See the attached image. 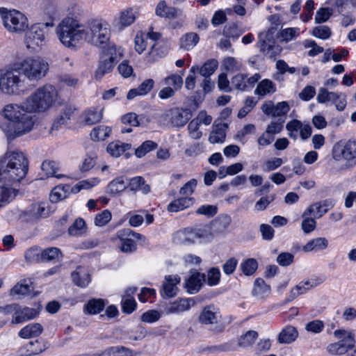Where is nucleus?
Returning a JSON list of instances; mask_svg holds the SVG:
<instances>
[{
    "label": "nucleus",
    "mask_w": 356,
    "mask_h": 356,
    "mask_svg": "<svg viewBox=\"0 0 356 356\" xmlns=\"http://www.w3.org/2000/svg\"><path fill=\"white\" fill-rule=\"evenodd\" d=\"M58 96L56 88L51 84H45L37 88L21 104H9L2 111L7 120L1 122L0 128L8 140H13L28 132L35 123L32 113L48 111L55 103Z\"/></svg>",
    "instance_id": "f257e3e1"
},
{
    "label": "nucleus",
    "mask_w": 356,
    "mask_h": 356,
    "mask_svg": "<svg viewBox=\"0 0 356 356\" xmlns=\"http://www.w3.org/2000/svg\"><path fill=\"white\" fill-rule=\"evenodd\" d=\"M28 170L29 161L22 152H7L0 162V182L5 185L19 183Z\"/></svg>",
    "instance_id": "f03ea898"
},
{
    "label": "nucleus",
    "mask_w": 356,
    "mask_h": 356,
    "mask_svg": "<svg viewBox=\"0 0 356 356\" xmlns=\"http://www.w3.org/2000/svg\"><path fill=\"white\" fill-rule=\"evenodd\" d=\"M56 33L60 42L66 47L74 49L86 35L83 24L71 17L63 19L56 26Z\"/></svg>",
    "instance_id": "7ed1b4c3"
},
{
    "label": "nucleus",
    "mask_w": 356,
    "mask_h": 356,
    "mask_svg": "<svg viewBox=\"0 0 356 356\" xmlns=\"http://www.w3.org/2000/svg\"><path fill=\"white\" fill-rule=\"evenodd\" d=\"M17 68L31 82H38L44 78L49 70L47 60L41 57L29 56L15 62Z\"/></svg>",
    "instance_id": "20e7f679"
},
{
    "label": "nucleus",
    "mask_w": 356,
    "mask_h": 356,
    "mask_svg": "<svg viewBox=\"0 0 356 356\" xmlns=\"http://www.w3.org/2000/svg\"><path fill=\"white\" fill-rule=\"evenodd\" d=\"M83 26L84 32L87 34L83 41L96 46H102L109 40V25L103 19H91L83 24Z\"/></svg>",
    "instance_id": "39448f33"
},
{
    "label": "nucleus",
    "mask_w": 356,
    "mask_h": 356,
    "mask_svg": "<svg viewBox=\"0 0 356 356\" xmlns=\"http://www.w3.org/2000/svg\"><path fill=\"white\" fill-rule=\"evenodd\" d=\"M15 63H13L0 75V90L8 95H19L24 87V79Z\"/></svg>",
    "instance_id": "423d86ee"
},
{
    "label": "nucleus",
    "mask_w": 356,
    "mask_h": 356,
    "mask_svg": "<svg viewBox=\"0 0 356 356\" xmlns=\"http://www.w3.org/2000/svg\"><path fill=\"white\" fill-rule=\"evenodd\" d=\"M0 15L4 26L10 32L20 33L28 28L26 17L17 10H8L7 8H0Z\"/></svg>",
    "instance_id": "0eeeda50"
},
{
    "label": "nucleus",
    "mask_w": 356,
    "mask_h": 356,
    "mask_svg": "<svg viewBox=\"0 0 356 356\" xmlns=\"http://www.w3.org/2000/svg\"><path fill=\"white\" fill-rule=\"evenodd\" d=\"M53 22L38 23L31 26L26 33L24 43L28 49L35 50L45 44L44 29L52 27Z\"/></svg>",
    "instance_id": "6e6552de"
},
{
    "label": "nucleus",
    "mask_w": 356,
    "mask_h": 356,
    "mask_svg": "<svg viewBox=\"0 0 356 356\" xmlns=\"http://www.w3.org/2000/svg\"><path fill=\"white\" fill-rule=\"evenodd\" d=\"M334 336L341 340L327 346V350L330 354L343 355L354 347L355 341L350 333H347L343 330H337L334 331Z\"/></svg>",
    "instance_id": "1a4fd4ad"
},
{
    "label": "nucleus",
    "mask_w": 356,
    "mask_h": 356,
    "mask_svg": "<svg viewBox=\"0 0 356 356\" xmlns=\"http://www.w3.org/2000/svg\"><path fill=\"white\" fill-rule=\"evenodd\" d=\"M191 113L188 110L173 108L164 111L160 116L161 120L172 127H183L191 118Z\"/></svg>",
    "instance_id": "9d476101"
},
{
    "label": "nucleus",
    "mask_w": 356,
    "mask_h": 356,
    "mask_svg": "<svg viewBox=\"0 0 356 356\" xmlns=\"http://www.w3.org/2000/svg\"><path fill=\"white\" fill-rule=\"evenodd\" d=\"M50 210L46 203H34L22 212L20 218L27 222H35L49 216Z\"/></svg>",
    "instance_id": "9b49d317"
},
{
    "label": "nucleus",
    "mask_w": 356,
    "mask_h": 356,
    "mask_svg": "<svg viewBox=\"0 0 356 356\" xmlns=\"http://www.w3.org/2000/svg\"><path fill=\"white\" fill-rule=\"evenodd\" d=\"M334 158L336 160L343 159L348 162L356 164V140L350 139L343 146L334 147Z\"/></svg>",
    "instance_id": "f8f14e48"
},
{
    "label": "nucleus",
    "mask_w": 356,
    "mask_h": 356,
    "mask_svg": "<svg viewBox=\"0 0 356 356\" xmlns=\"http://www.w3.org/2000/svg\"><path fill=\"white\" fill-rule=\"evenodd\" d=\"M214 308L212 306L205 307L201 312L198 320L202 325H213L216 324L213 330L216 332H222L224 330V326L218 325V314L213 311Z\"/></svg>",
    "instance_id": "ddd939ff"
},
{
    "label": "nucleus",
    "mask_w": 356,
    "mask_h": 356,
    "mask_svg": "<svg viewBox=\"0 0 356 356\" xmlns=\"http://www.w3.org/2000/svg\"><path fill=\"white\" fill-rule=\"evenodd\" d=\"M112 49H109V52L104 53L101 58L99 67L95 72V78L97 79H102L106 74L109 73L113 70L115 63L116 57L112 54Z\"/></svg>",
    "instance_id": "4468645a"
},
{
    "label": "nucleus",
    "mask_w": 356,
    "mask_h": 356,
    "mask_svg": "<svg viewBox=\"0 0 356 356\" xmlns=\"http://www.w3.org/2000/svg\"><path fill=\"white\" fill-rule=\"evenodd\" d=\"M76 111V108L72 104L64 105L55 119L51 129L58 130L61 126L66 124L74 117Z\"/></svg>",
    "instance_id": "2eb2a0df"
},
{
    "label": "nucleus",
    "mask_w": 356,
    "mask_h": 356,
    "mask_svg": "<svg viewBox=\"0 0 356 356\" xmlns=\"http://www.w3.org/2000/svg\"><path fill=\"white\" fill-rule=\"evenodd\" d=\"M180 281L181 278L177 275L165 276L161 291V296L166 298L175 297L178 291L177 285Z\"/></svg>",
    "instance_id": "dca6fc26"
},
{
    "label": "nucleus",
    "mask_w": 356,
    "mask_h": 356,
    "mask_svg": "<svg viewBox=\"0 0 356 356\" xmlns=\"http://www.w3.org/2000/svg\"><path fill=\"white\" fill-rule=\"evenodd\" d=\"M206 281V275L200 272L192 273L186 280L184 287L188 293L194 294L197 293L202 286V282Z\"/></svg>",
    "instance_id": "f3484780"
},
{
    "label": "nucleus",
    "mask_w": 356,
    "mask_h": 356,
    "mask_svg": "<svg viewBox=\"0 0 356 356\" xmlns=\"http://www.w3.org/2000/svg\"><path fill=\"white\" fill-rule=\"evenodd\" d=\"M195 305L193 298H180L171 302L165 308L166 314H178L188 310Z\"/></svg>",
    "instance_id": "a211bd4d"
},
{
    "label": "nucleus",
    "mask_w": 356,
    "mask_h": 356,
    "mask_svg": "<svg viewBox=\"0 0 356 356\" xmlns=\"http://www.w3.org/2000/svg\"><path fill=\"white\" fill-rule=\"evenodd\" d=\"M137 16L136 10L128 8L120 13L119 17L115 20V22L120 29H122L132 24L136 21Z\"/></svg>",
    "instance_id": "6ab92c4d"
},
{
    "label": "nucleus",
    "mask_w": 356,
    "mask_h": 356,
    "mask_svg": "<svg viewBox=\"0 0 356 356\" xmlns=\"http://www.w3.org/2000/svg\"><path fill=\"white\" fill-rule=\"evenodd\" d=\"M299 333L297 328L293 325L285 326L277 335V342L280 344H290L294 342L298 337Z\"/></svg>",
    "instance_id": "aec40b11"
},
{
    "label": "nucleus",
    "mask_w": 356,
    "mask_h": 356,
    "mask_svg": "<svg viewBox=\"0 0 356 356\" xmlns=\"http://www.w3.org/2000/svg\"><path fill=\"white\" fill-rule=\"evenodd\" d=\"M17 312L13 316L11 323L13 324H19L26 321L35 318L38 315V312L33 308L27 307H22L18 305Z\"/></svg>",
    "instance_id": "412c9836"
},
{
    "label": "nucleus",
    "mask_w": 356,
    "mask_h": 356,
    "mask_svg": "<svg viewBox=\"0 0 356 356\" xmlns=\"http://www.w3.org/2000/svg\"><path fill=\"white\" fill-rule=\"evenodd\" d=\"M154 83V81L152 79H145L138 88H132L128 92L127 99L131 100L137 96L147 95L153 89Z\"/></svg>",
    "instance_id": "4be33fe9"
},
{
    "label": "nucleus",
    "mask_w": 356,
    "mask_h": 356,
    "mask_svg": "<svg viewBox=\"0 0 356 356\" xmlns=\"http://www.w3.org/2000/svg\"><path fill=\"white\" fill-rule=\"evenodd\" d=\"M227 125L225 123L213 124V129L210 133L209 140L211 143H222L225 141L226 137V129Z\"/></svg>",
    "instance_id": "5701e85b"
},
{
    "label": "nucleus",
    "mask_w": 356,
    "mask_h": 356,
    "mask_svg": "<svg viewBox=\"0 0 356 356\" xmlns=\"http://www.w3.org/2000/svg\"><path fill=\"white\" fill-rule=\"evenodd\" d=\"M218 66V61L215 59H211L204 63L201 67L197 65L192 66L190 73L195 74V72H198L200 74L204 77H210L216 70Z\"/></svg>",
    "instance_id": "b1692460"
},
{
    "label": "nucleus",
    "mask_w": 356,
    "mask_h": 356,
    "mask_svg": "<svg viewBox=\"0 0 356 356\" xmlns=\"http://www.w3.org/2000/svg\"><path fill=\"white\" fill-rule=\"evenodd\" d=\"M232 222L231 217L227 214H222L217 217L211 224L213 234L223 233Z\"/></svg>",
    "instance_id": "393cba45"
},
{
    "label": "nucleus",
    "mask_w": 356,
    "mask_h": 356,
    "mask_svg": "<svg viewBox=\"0 0 356 356\" xmlns=\"http://www.w3.org/2000/svg\"><path fill=\"white\" fill-rule=\"evenodd\" d=\"M72 278L74 284L79 287H86L90 282V275L81 266L72 273Z\"/></svg>",
    "instance_id": "a878e982"
},
{
    "label": "nucleus",
    "mask_w": 356,
    "mask_h": 356,
    "mask_svg": "<svg viewBox=\"0 0 356 356\" xmlns=\"http://www.w3.org/2000/svg\"><path fill=\"white\" fill-rule=\"evenodd\" d=\"M128 188L131 191H142L144 194L150 192V186L147 184L143 177L138 176L129 179Z\"/></svg>",
    "instance_id": "bb28decb"
},
{
    "label": "nucleus",
    "mask_w": 356,
    "mask_h": 356,
    "mask_svg": "<svg viewBox=\"0 0 356 356\" xmlns=\"http://www.w3.org/2000/svg\"><path fill=\"white\" fill-rule=\"evenodd\" d=\"M194 202V198L182 197L175 200L168 205L169 212H178L190 207Z\"/></svg>",
    "instance_id": "cd10ccee"
},
{
    "label": "nucleus",
    "mask_w": 356,
    "mask_h": 356,
    "mask_svg": "<svg viewBox=\"0 0 356 356\" xmlns=\"http://www.w3.org/2000/svg\"><path fill=\"white\" fill-rule=\"evenodd\" d=\"M43 327L40 323H31L19 332V336L23 339L37 337L42 334Z\"/></svg>",
    "instance_id": "c85d7f7f"
},
{
    "label": "nucleus",
    "mask_w": 356,
    "mask_h": 356,
    "mask_svg": "<svg viewBox=\"0 0 356 356\" xmlns=\"http://www.w3.org/2000/svg\"><path fill=\"white\" fill-rule=\"evenodd\" d=\"M328 247V241L325 237L314 238L303 246L302 250L305 252L325 250Z\"/></svg>",
    "instance_id": "c756f323"
},
{
    "label": "nucleus",
    "mask_w": 356,
    "mask_h": 356,
    "mask_svg": "<svg viewBox=\"0 0 356 356\" xmlns=\"http://www.w3.org/2000/svg\"><path fill=\"white\" fill-rule=\"evenodd\" d=\"M128 188L122 176L118 177L111 181L106 188V192L111 195H116Z\"/></svg>",
    "instance_id": "7c9ffc66"
},
{
    "label": "nucleus",
    "mask_w": 356,
    "mask_h": 356,
    "mask_svg": "<svg viewBox=\"0 0 356 356\" xmlns=\"http://www.w3.org/2000/svg\"><path fill=\"white\" fill-rule=\"evenodd\" d=\"M276 91L275 83L269 79H264L259 82L254 90V94L259 96L270 95Z\"/></svg>",
    "instance_id": "2f4dec72"
},
{
    "label": "nucleus",
    "mask_w": 356,
    "mask_h": 356,
    "mask_svg": "<svg viewBox=\"0 0 356 356\" xmlns=\"http://www.w3.org/2000/svg\"><path fill=\"white\" fill-rule=\"evenodd\" d=\"M156 14L161 17L173 19L177 17V10L173 7L168 6L165 1H161L156 6Z\"/></svg>",
    "instance_id": "473e14b6"
},
{
    "label": "nucleus",
    "mask_w": 356,
    "mask_h": 356,
    "mask_svg": "<svg viewBox=\"0 0 356 356\" xmlns=\"http://www.w3.org/2000/svg\"><path fill=\"white\" fill-rule=\"evenodd\" d=\"M17 193V190L5 186H0V208L12 202Z\"/></svg>",
    "instance_id": "72a5a7b5"
},
{
    "label": "nucleus",
    "mask_w": 356,
    "mask_h": 356,
    "mask_svg": "<svg viewBox=\"0 0 356 356\" xmlns=\"http://www.w3.org/2000/svg\"><path fill=\"white\" fill-rule=\"evenodd\" d=\"M270 287L261 278H257L254 283L252 295L254 296L262 298L270 293Z\"/></svg>",
    "instance_id": "f704fd0d"
},
{
    "label": "nucleus",
    "mask_w": 356,
    "mask_h": 356,
    "mask_svg": "<svg viewBox=\"0 0 356 356\" xmlns=\"http://www.w3.org/2000/svg\"><path fill=\"white\" fill-rule=\"evenodd\" d=\"M95 356H133V354L131 350L124 346H113Z\"/></svg>",
    "instance_id": "c9c22d12"
},
{
    "label": "nucleus",
    "mask_w": 356,
    "mask_h": 356,
    "mask_svg": "<svg viewBox=\"0 0 356 356\" xmlns=\"http://www.w3.org/2000/svg\"><path fill=\"white\" fill-rule=\"evenodd\" d=\"M42 250L38 246H33L26 250L24 259L28 264H38L42 261Z\"/></svg>",
    "instance_id": "e433bc0d"
},
{
    "label": "nucleus",
    "mask_w": 356,
    "mask_h": 356,
    "mask_svg": "<svg viewBox=\"0 0 356 356\" xmlns=\"http://www.w3.org/2000/svg\"><path fill=\"white\" fill-rule=\"evenodd\" d=\"M131 145L120 141L112 142L107 146V152L113 156L118 157L126 150L129 149Z\"/></svg>",
    "instance_id": "4c0bfd02"
},
{
    "label": "nucleus",
    "mask_w": 356,
    "mask_h": 356,
    "mask_svg": "<svg viewBox=\"0 0 356 356\" xmlns=\"http://www.w3.org/2000/svg\"><path fill=\"white\" fill-rule=\"evenodd\" d=\"M341 93H336L333 92H329L325 88H321L318 90V93L316 99L318 103L324 104L328 102H336V101L340 99Z\"/></svg>",
    "instance_id": "58836bf2"
},
{
    "label": "nucleus",
    "mask_w": 356,
    "mask_h": 356,
    "mask_svg": "<svg viewBox=\"0 0 356 356\" xmlns=\"http://www.w3.org/2000/svg\"><path fill=\"white\" fill-rule=\"evenodd\" d=\"M200 38L195 33H187L180 39V47L189 50L193 48L199 42Z\"/></svg>",
    "instance_id": "ea45409f"
},
{
    "label": "nucleus",
    "mask_w": 356,
    "mask_h": 356,
    "mask_svg": "<svg viewBox=\"0 0 356 356\" xmlns=\"http://www.w3.org/2000/svg\"><path fill=\"white\" fill-rule=\"evenodd\" d=\"M42 261H53L63 258V253L58 248L51 247L42 250Z\"/></svg>",
    "instance_id": "a19ab883"
},
{
    "label": "nucleus",
    "mask_w": 356,
    "mask_h": 356,
    "mask_svg": "<svg viewBox=\"0 0 356 356\" xmlns=\"http://www.w3.org/2000/svg\"><path fill=\"white\" fill-rule=\"evenodd\" d=\"M105 302L103 299H91L89 300L84 307V310L90 314H96L104 309Z\"/></svg>",
    "instance_id": "79ce46f5"
},
{
    "label": "nucleus",
    "mask_w": 356,
    "mask_h": 356,
    "mask_svg": "<svg viewBox=\"0 0 356 356\" xmlns=\"http://www.w3.org/2000/svg\"><path fill=\"white\" fill-rule=\"evenodd\" d=\"M111 132L109 127L100 125L93 128L90 133V137L93 140H104L107 138Z\"/></svg>",
    "instance_id": "37998d69"
},
{
    "label": "nucleus",
    "mask_w": 356,
    "mask_h": 356,
    "mask_svg": "<svg viewBox=\"0 0 356 356\" xmlns=\"http://www.w3.org/2000/svg\"><path fill=\"white\" fill-rule=\"evenodd\" d=\"M41 169L47 177H55L57 178H60L63 177V175L57 174V171L58 170V165L55 161H44L42 163Z\"/></svg>",
    "instance_id": "c03bdc74"
},
{
    "label": "nucleus",
    "mask_w": 356,
    "mask_h": 356,
    "mask_svg": "<svg viewBox=\"0 0 356 356\" xmlns=\"http://www.w3.org/2000/svg\"><path fill=\"white\" fill-rule=\"evenodd\" d=\"M327 211L328 208H323V206L321 205V202H316L304 211L302 217L313 214L315 218H321Z\"/></svg>",
    "instance_id": "a18cd8bd"
},
{
    "label": "nucleus",
    "mask_w": 356,
    "mask_h": 356,
    "mask_svg": "<svg viewBox=\"0 0 356 356\" xmlns=\"http://www.w3.org/2000/svg\"><path fill=\"white\" fill-rule=\"evenodd\" d=\"M258 337V333L254 330H249L238 339V346L247 348L252 346Z\"/></svg>",
    "instance_id": "49530a36"
},
{
    "label": "nucleus",
    "mask_w": 356,
    "mask_h": 356,
    "mask_svg": "<svg viewBox=\"0 0 356 356\" xmlns=\"http://www.w3.org/2000/svg\"><path fill=\"white\" fill-rule=\"evenodd\" d=\"M86 232V222L82 218L76 219L68 229V234L73 236H81Z\"/></svg>",
    "instance_id": "de8ad7c7"
},
{
    "label": "nucleus",
    "mask_w": 356,
    "mask_h": 356,
    "mask_svg": "<svg viewBox=\"0 0 356 356\" xmlns=\"http://www.w3.org/2000/svg\"><path fill=\"white\" fill-rule=\"evenodd\" d=\"M158 145L152 140H146L143 142L135 151L137 157L141 158L149 152L156 149Z\"/></svg>",
    "instance_id": "09e8293b"
},
{
    "label": "nucleus",
    "mask_w": 356,
    "mask_h": 356,
    "mask_svg": "<svg viewBox=\"0 0 356 356\" xmlns=\"http://www.w3.org/2000/svg\"><path fill=\"white\" fill-rule=\"evenodd\" d=\"M220 280V271L219 268L213 267L208 270L206 281L208 285L213 286L219 284Z\"/></svg>",
    "instance_id": "8fccbe9b"
},
{
    "label": "nucleus",
    "mask_w": 356,
    "mask_h": 356,
    "mask_svg": "<svg viewBox=\"0 0 356 356\" xmlns=\"http://www.w3.org/2000/svg\"><path fill=\"white\" fill-rule=\"evenodd\" d=\"M299 35V29L298 28H286L282 29L278 35L282 42H288Z\"/></svg>",
    "instance_id": "3c124183"
},
{
    "label": "nucleus",
    "mask_w": 356,
    "mask_h": 356,
    "mask_svg": "<svg viewBox=\"0 0 356 356\" xmlns=\"http://www.w3.org/2000/svg\"><path fill=\"white\" fill-rule=\"evenodd\" d=\"M102 118V110L89 109L85 113V122L89 125L99 122Z\"/></svg>",
    "instance_id": "603ef678"
},
{
    "label": "nucleus",
    "mask_w": 356,
    "mask_h": 356,
    "mask_svg": "<svg viewBox=\"0 0 356 356\" xmlns=\"http://www.w3.org/2000/svg\"><path fill=\"white\" fill-rule=\"evenodd\" d=\"M267 33H259V41L257 42V47L259 48L260 51L262 52L264 55L266 54V51L264 50H270L273 46H274L275 42L268 38Z\"/></svg>",
    "instance_id": "864d4df0"
},
{
    "label": "nucleus",
    "mask_w": 356,
    "mask_h": 356,
    "mask_svg": "<svg viewBox=\"0 0 356 356\" xmlns=\"http://www.w3.org/2000/svg\"><path fill=\"white\" fill-rule=\"evenodd\" d=\"M257 261L252 258L248 259L241 264L242 272L248 276L253 275L257 270Z\"/></svg>",
    "instance_id": "5fc2aeb1"
},
{
    "label": "nucleus",
    "mask_w": 356,
    "mask_h": 356,
    "mask_svg": "<svg viewBox=\"0 0 356 356\" xmlns=\"http://www.w3.org/2000/svg\"><path fill=\"white\" fill-rule=\"evenodd\" d=\"M147 36L142 31H139L136 33L134 42H135V49L138 54H142L147 47Z\"/></svg>",
    "instance_id": "6e6d98bb"
},
{
    "label": "nucleus",
    "mask_w": 356,
    "mask_h": 356,
    "mask_svg": "<svg viewBox=\"0 0 356 356\" xmlns=\"http://www.w3.org/2000/svg\"><path fill=\"white\" fill-rule=\"evenodd\" d=\"M317 285V283L315 282H310L309 280H307L304 283H300L299 284L296 285L295 288H293L291 291V296L293 298H296L300 294L303 293L305 291H306L307 289L314 287Z\"/></svg>",
    "instance_id": "4d7b16f0"
},
{
    "label": "nucleus",
    "mask_w": 356,
    "mask_h": 356,
    "mask_svg": "<svg viewBox=\"0 0 356 356\" xmlns=\"http://www.w3.org/2000/svg\"><path fill=\"white\" fill-rule=\"evenodd\" d=\"M243 33V31L239 29L236 24H232L225 26L222 33L226 38L236 39L241 35Z\"/></svg>",
    "instance_id": "13d9d810"
},
{
    "label": "nucleus",
    "mask_w": 356,
    "mask_h": 356,
    "mask_svg": "<svg viewBox=\"0 0 356 356\" xmlns=\"http://www.w3.org/2000/svg\"><path fill=\"white\" fill-rule=\"evenodd\" d=\"M331 29L325 25L316 26L312 31V35L314 36L323 40L328 39L331 36Z\"/></svg>",
    "instance_id": "bf43d9fd"
},
{
    "label": "nucleus",
    "mask_w": 356,
    "mask_h": 356,
    "mask_svg": "<svg viewBox=\"0 0 356 356\" xmlns=\"http://www.w3.org/2000/svg\"><path fill=\"white\" fill-rule=\"evenodd\" d=\"M30 291V286L26 283V280L17 283L10 290V294L15 295H26Z\"/></svg>",
    "instance_id": "052dcab7"
},
{
    "label": "nucleus",
    "mask_w": 356,
    "mask_h": 356,
    "mask_svg": "<svg viewBox=\"0 0 356 356\" xmlns=\"http://www.w3.org/2000/svg\"><path fill=\"white\" fill-rule=\"evenodd\" d=\"M112 215L108 209L104 210L102 213L96 215L95 218V224L98 227L106 225L111 220Z\"/></svg>",
    "instance_id": "680f3d73"
},
{
    "label": "nucleus",
    "mask_w": 356,
    "mask_h": 356,
    "mask_svg": "<svg viewBox=\"0 0 356 356\" xmlns=\"http://www.w3.org/2000/svg\"><path fill=\"white\" fill-rule=\"evenodd\" d=\"M200 125V122L199 120H196L195 118L192 120L188 125V129L189 131V134L193 139H199L201 138L202 134L199 131V127Z\"/></svg>",
    "instance_id": "e2e57ef3"
},
{
    "label": "nucleus",
    "mask_w": 356,
    "mask_h": 356,
    "mask_svg": "<svg viewBox=\"0 0 356 356\" xmlns=\"http://www.w3.org/2000/svg\"><path fill=\"white\" fill-rule=\"evenodd\" d=\"M332 15V10L330 8H321L316 13L315 22L321 24L327 22Z\"/></svg>",
    "instance_id": "0e129e2a"
},
{
    "label": "nucleus",
    "mask_w": 356,
    "mask_h": 356,
    "mask_svg": "<svg viewBox=\"0 0 356 356\" xmlns=\"http://www.w3.org/2000/svg\"><path fill=\"white\" fill-rule=\"evenodd\" d=\"M246 78L247 75L243 74H238L232 78V83L237 90H245L248 88Z\"/></svg>",
    "instance_id": "69168bd1"
},
{
    "label": "nucleus",
    "mask_w": 356,
    "mask_h": 356,
    "mask_svg": "<svg viewBox=\"0 0 356 356\" xmlns=\"http://www.w3.org/2000/svg\"><path fill=\"white\" fill-rule=\"evenodd\" d=\"M122 307L123 312L131 314L136 309V302L134 298L122 296Z\"/></svg>",
    "instance_id": "338daca9"
},
{
    "label": "nucleus",
    "mask_w": 356,
    "mask_h": 356,
    "mask_svg": "<svg viewBox=\"0 0 356 356\" xmlns=\"http://www.w3.org/2000/svg\"><path fill=\"white\" fill-rule=\"evenodd\" d=\"M289 110L290 107L287 102H279L277 105H274L273 117H279V118H282L286 115Z\"/></svg>",
    "instance_id": "774afa93"
}]
</instances>
